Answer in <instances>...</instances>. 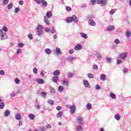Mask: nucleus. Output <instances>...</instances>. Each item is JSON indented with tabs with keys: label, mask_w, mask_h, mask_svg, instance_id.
I'll return each instance as SVG.
<instances>
[{
	"label": "nucleus",
	"mask_w": 131,
	"mask_h": 131,
	"mask_svg": "<svg viewBox=\"0 0 131 131\" xmlns=\"http://www.w3.org/2000/svg\"><path fill=\"white\" fill-rule=\"evenodd\" d=\"M15 118L16 120H21V119H22L21 114H20V113L16 114L15 116Z\"/></svg>",
	"instance_id": "nucleus-16"
},
{
	"label": "nucleus",
	"mask_w": 131,
	"mask_h": 131,
	"mask_svg": "<svg viewBox=\"0 0 131 131\" xmlns=\"http://www.w3.org/2000/svg\"><path fill=\"white\" fill-rule=\"evenodd\" d=\"M51 17H52V12H47L46 13V18H51Z\"/></svg>",
	"instance_id": "nucleus-32"
},
{
	"label": "nucleus",
	"mask_w": 131,
	"mask_h": 131,
	"mask_svg": "<svg viewBox=\"0 0 131 131\" xmlns=\"http://www.w3.org/2000/svg\"><path fill=\"white\" fill-rule=\"evenodd\" d=\"M45 53L47 54V55H51V54H52V50L49 48H47L45 50Z\"/></svg>",
	"instance_id": "nucleus-20"
},
{
	"label": "nucleus",
	"mask_w": 131,
	"mask_h": 131,
	"mask_svg": "<svg viewBox=\"0 0 131 131\" xmlns=\"http://www.w3.org/2000/svg\"><path fill=\"white\" fill-rule=\"evenodd\" d=\"M77 130L78 131H82L83 129L82 126L81 125H78L76 127Z\"/></svg>",
	"instance_id": "nucleus-31"
},
{
	"label": "nucleus",
	"mask_w": 131,
	"mask_h": 131,
	"mask_svg": "<svg viewBox=\"0 0 131 131\" xmlns=\"http://www.w3.org/2000/svg\"><path fill=\"white\" fill-rule=\"evenodd\" d=\"M53 74L55 75V76H58V75H60V71L57 70L53 73Z\"/></svg>",
	"instance_id": "nucleus-26"
},
{
	"label": "nucleus",
	"mask_w": 131,
	"mask_h": 131,
	"mask_svg": "<svg viewBox=\"0 0 131 131\" xmlns=\"http://www.w3.org/2000/svg\"><path fill=\"white\" fill-rule=\"evenodd\" d=\"M50 32L52 34H54L56 32V28H55V27H53L51 30H50Z\"/></svg>",
	"instance_id": "nucleus-43"
},
{
	"label": "nucleus",
	"mask_w": 131,
	"mask_h": 131,
	"mask_svg": "<svg viewBox=\"0 0 131 131\" xmlns=\"http://www.w3.org/2000/svg\"><path fill=\"white\" fill-rule=\"evenodd\" d=\"M106 61L107 63H111L112 62V58L111 57H107L106 58Z\"/></svg>",
	"instance_id": "nucleus-39"
},
{
	"label": "nucleus",
	"mask_w": 131,
	"mask_h": 131,
	"mask_svg": "<svg viewBox=\"0 0 131 131\" xmlns=\"http://www.w3.org/2000/svg\"><path fill=\"white\" fill-rule=\"evenodd\" d=\"M36 81H37V83H38L39 84H45V81L43 80V79H42L40 78H37L36 79Z\"/></svg>",
	"instance_id": "nucleus-15"
},
{
	"label": "nucleus",
	"mask_w": 131,
	"mask_h": 131,
	"mask_svg": "<svg viewBox=\"0 0 131 131\" xmlns=\"http://www.w3.org/2000/svg\"><path fill=\"white\" fill-rule=\"evenodd\" d=\"M96 56L97 60H98L99 61H101V60H102L103 58V56H102V55H101V53H100V52H96Z\"/></svg>",
	"instance_id": "nucleus-13"
},
{
	"label": "nucleus",
	"mask_w": 131,
	"mask_h": 131,
	"mask_svg": "<svg viewBox=\"0 0 131 131\" xmlns=\"http://www.w3.org/2000/svg\"><path fill=\"white\" fill-rule=\"evenodd\" d=\"M55 54L56 56H59V55H61L62 54V52L61 50L59 48H56L55 49Z\"/></svg>",
	"instance_id": "nucleus-14"
},
{
	"label": "nucleus",
	"mask_w": 131,
	"mask_h": 131,
	"mask_svg": "<svg viewBox=\"0 0 131 131\" xmlns=\"http://www.w3.org/2000/svg\"><path fill=\"white\" fill-rule=\"evenodd\" d=\"M43 29V26L38 25L36 28V34L38 36H41L42 35V30Z\"/></svg>",
	"instance_id": "nucleus-2"
},
{
	"label": "nucleus",
	"mask_w": 131,
	"mask_h": 131,
	"mask_svg": "<svg viewBox=\"0 0 131 131\" xmlns=\"http://www.w3.org/2000/svg\"><path fill=\"white\" fill-rule=\"evenodd\" d=\"M69 53L70 54H71V55H72V54H73V53H74V49H71L69 50Z\"/></svg>",
	"instance_id": "nucleus-55"
},
{
	"label": "nucleus",
	"mask_w": 131,
	"mask_h": 131,
	"mask_svg": "<svg viewBox=\"0 0 131 131\" xmlns=\"http://www.w3.org/2000/svg\"><path fill=\"white\" fill-rule=\"evenodd\" d=\"M67 76L69 77L70 78H71V77H72V76H73V73H71V72L68 73Z\"/></svg>",
	"instance_id": "nucleus-48"
},
{
	"label": "nucleus",
	"mask_w": 131,
	"mask_h": 131,
	"mask_svg": "<svg viewBox=\"0 0 131 131\" xmlns=\"http://www.w3.org/2000/svg\"><path fill=\"white\" fill-rule=\"evenodd\" d=\"M88 23L90 26H96V22L92 19L89 20Z\"/></svg>",
	"instance_id": "nucleus-17"
},
{
	"label": "nucleus",
	"mask_w": 131,
	"mask_h": 131,
	"mask_svg": "<svg viewBox=\"0 0 131 131\" xmlns=\"http://www.w3.org/2000/svg\"><path fill=\"white\" fill-rule=\"evenodd\" d=\"M93 108V105L91 103H88L86 104L87 110H91Z\"/></svg>",
	"instance_id": "nucleus-30"
},
{
	"label": "nucleus",
	"mask_w": 131,
	"mask_h": 131,
	"mask_svg": "<svg viewBox=\"0 0 131 131\" xmlns=\"http://www.w3.org/2000/svg\"><path fill=\"white\" fill-rule=\"evenodd\" d=\"M67 23H71V22H74V23H77L78 22V19L76 15H74L72 16L69 17L66 19Z\"/></svg>",
	"instance_id": "nucleus-1"
},
{
	"label": "nucleus",
	"mask_w": 131,
	"mask_h": 131,
	"mask_svg": "<svg viewBox=\"0 0 131 131\" xmlns=\"http://www.w3.org/2000/svg\"><path fill=\"white\" fill-rule=\"evenodd\" d=\"M14 82L16 83V84H19L20 82V79H19L18 78H16L14 80Z\"/></svg>",
	"instance_id": "nucleus-37"
},
{
	"label": "nucleus",
	"mask_w": 131,
	"mask_h": 131,
	"mask_svg": "<svg viewBox=\"0 0 131 131\" xmlns=\"http://www.w3.org/2000/svg\"><path fill=\"white\" fill-rule=\"evenodd\" d=\"M114 42H115V43H116L117 45H119V43H120V40L117 38L115 40Z\"/></svg>",
	"instance_id": "nucleus-50"
},
{
	"label": "nucleus",
	"mask_w": 131,
	"mask_h": 131,
	"mask_svg": "<svg viewBox=\"0 0 131 131\" xmlns=\"http://www.w3.org/2000/svg\"><path fill=\"white\" fill-rule=\"evenodd\" d=\"M44 22H45V23H46V25H49V24H50V21L47 18V16L44 17Z\"/></svg>",
	"instance_id": "nucleus-28"
},
{
	"label": "nucleus",
	"mask_w": 131,
	"mask_h": 131,
	"mask_svg": "<svg viewBox=\"0 0 131 131\" xmlns=\"http://www.w3.org/2000/svg\"><path fill=\"white\" fill-rule=\"evenodd\" d=\"M127 57V52H123L120 55V58L122 60H125Z\"/></svg>",
	"instance_id": "nucleus-7"
},
{
	"label": "nucleus",
	"mask_w": 131,
	"mask_h": 131,
	"mask_svg": "<svg viewBox=\"0 0 131 131\" xmlns=\"http://www.w3.org/2000/svg\"><path fill=\"white\" fill-rule=\"evenodd\" d=\"M45 73H46V72L43 71H42L40 72V74L41 76H45Z\"/></svg>",
	"instance_id": "nucleus-64"
},
{
	"label": "nucleus",
	"mask_w": 131,
	"mask_h": 131,
	"mask_svg": "<svg viewBox=\"0 0 131 131\" xmlns=\"http://www.w3.org/2000/svg\"><path fill=\"white\" fill-rule=\"evenodd\" d=\"M14 12L15 13H19L20 12V8L19 7L15 8Z\"/></svg>",
	"instance_id": "nucleus-52"
},
{
	"label": "nucleus",
	"mask_w": 131,
	"mask_h": 131,
	"mask_svg": "<svg viewBox=\"0 0 131 131\" xmlns=\"http://www.w3.org/2000/svg\"><path fill=\"white\" fill-rule=\"evenodd\" d=\"M82 49V46L80 44L76 45L74 47L75 51H80Z\"/></svg>",
	"instance_id": "nucleus-12"
},
{
	"label": "nucleus",
	"mask_w": 131,
	"mask_h": 131,
	"mask_svg": "<svg viewBox=\"0 0 131 131\" xmlns=\"http://www.w3.org/2000/svg\"><path fill=\"white\" fill-rule=\"evenodd\" d=\"M57 117L58 118H61L62 116H63V113L62 112H59L57 115H56Z\"/></svg>",
	"instance_id": "nucleus-35"
},
{
	"label": "nucleus",
	"mask_w": 131,
	"mask_h": 131,
	"mask_svg": "<svg viewBox=\"0 0 131 131\" xmlns=\"http://www.w3.org/2000/svg\"><path fill=\"white\" fill-rule=\"evenodd\" d=\"M110 96L112 99H113L114 100H115L116 99V95L113 93H110Z\"/></svg>",
	"instance_id": "nucleus-27"
},
{
	"label": "nucleus",
	"mask_w": 131,
	"mask_h": 131,
	"mask_svg": "<svg viewBox=\"0 0 131 131\" xmlns=\"http://www.w3.org/2000/svg\"><path fill=\"white\" fill-rule=\"evenodd\" d=\"M97 4L102 5V6H106L107 5V0H97Z\"/></svg>",
	"instance_id": "nucleus-6"
},
{
	"label": "nucleus",
	"mask_w": 131,
	"mask_h": 131,
	"mask_svg": "<svg viewBox=\"0 0 131 131\" xmlns=\"http://www.w3.org/2000/svg\"><path fill=\"white\" fill-rule=\"evenodd\" d=\"M96 90H97V91H99V90H101V86L99 85H96Z\"/></svg>",
	"instance_id": "nucleus-60"
},
{
	"label": "nucleus",
	"mask_w": 131,
	"mask_h": 131,
	"mask_svg": "<svg viewBox=\"0 0 131 131\" xmlns=\"http://www.w3.org/2000/svg\"><path fill=\"white\" fill-rule=\"evenodd\" d=\"M3 6H7V5L9 4V0H3Z\"/></svg>",
	"instance_id": "nucleus-42"
},
{
	"label": "nucleus",
	"mask_w": 131,
	"mask_h": 131,
	"mask_svg": "<svg viewBox=\"0 0 131 131\" xmlns=\"http://www.w3.org/2000/svg\"><path fill=\"white\" fill-rule=\"evenodd\" d=\"M115 29V27L114 26H110L107 27V31H113Z\"/></svg>",
	"instance_id": "nucleus-19"
},
{
	"label": "nucleus",
	"mask_w": 131,
	"mask_h": 131,
	"mask_svg": "<svg viewBox=\"0 0 131 131\" xmlns=\"http://www.w3.org/2000/svg\"><path fill=\"white\" fill-rule=\"evenodd\" d=\"M21 53H22V50H21V49H19V48L17 49L16 54L19 55V54H21Z\"/></svg>",
	"instance_id": "nucleus-45"
},
{
	"label": "nucleus",
	"mask_w": 131,
	"mask_h": 131,
	"mask_svg": "<svg viewBox=\"0 0 131 131\" xmlns=\"http://www.w3.org/2000/svg\"><path fill=\"white\" fill-rule=\"evenodd\" d=\"M88 77H89V78H94V74H93L92 73H89L87 75Z\"/></svg>",
	"instance_id": "nucleus-47"
},
{
	"label": "nucleus",
	"mask_w": 131,
	"mask_h": 131,
	"mask_svg": "<svg viewBox=\"0 0 131 131\" xmlns=\"http://www.w3.org/2000/svg\"><path fill=\"white\" fill-rule=\"evenodd\" d=\"M48 104H49V105H54V101L52 100H48Z\"/></svg>",
	"instance_id": "nucleus-44"
},
{
	"label": "nucleus",
	"mask_w": 131,
	"mask_h": 131,
	"mask_svg": "<svg viewBox=\"0 0 131 131\" xmlns=\"http://www.w3.org/2000/svg\"><path fill=\"white\" fill-rule=\"evenodd\" d=\"M93 69L94 70H98V69H99V68H98V66L96 64H94L93 66Z\"/></svg>",
	"instance_id": "nucleus-54"
},
{
	"label": "nucleus",
	"mask_w": 131,
	"mask_h": 131,
	"mask_svg": "<svg viewBox=\"0 0 131 131\" xmlns=\"http://www.w3.org/2000/svg\"><path fill=\"white\" fill-rule=\"evenodd\" d=\"M28 36L30 39H32L33 38V36L31 34H29Z\"/></svg>",
	"instance_id": "nucleus-62"
},
{
	"label": "nucleus",
	"mask_w": 131,
	"mask_h": 131,
	"mask_svg": "<svg viewBox=\"0 0 131 131\" xmlns=\"http://www.w3.org/2000/svg\"><path fill=\"white\" fill-rule=\"evenodd\" d=\"M35 3L37 4V5H40L41 4L42 0H34Z\"/></svg>",
	"instance_id": "nucleus-56"
},
{
	"label": "nucleus",
	"mask_w": 131,
	"mask_h": 131,
	"mask_svg": "<svg viewBox=\"0 0 131 131\" xmlns=\"http://www.w3.org/2000/svg\"><path fill=\"white\" fill-rule=\"evenodd\" d=\"M61 84L64 86H68L69 85V82L68 80H67V79H63L62 80H61Z\"/></svg>",
	"instance_id": "nucleus-9"
},
{
	"label": "nucleus",
	"mask_w": 131,
	"mask_h": 131,
	"mask_svg": "<svg viewBox=\"0 0 131 131\" xmlns=\"http://www.w3.org/2000/svg\"><path fill=\"white\" fill-rule=\"evenodd\" d=\"M10 115V111L9 110H6L4 113V116L5 117H8Z\"/></svg>",
	"instance_id": "nucleus-29"
},
{
	"label": "nucleus",
	"mask_w": 131,
	"mask_h": 131,
	"mask_svg": "<svg viewBox=\"0 0 131 131\" xmlns=\"http://www.w3.org/2000/svg\"><path fill=\"white\" fill-rule=\"evenodd\" d=\"M122 62V60H121V59H118L117 60V63L118 64H121Z\"/></svg>",
	"instance_id": "nucleus-58"
},
{
	"label": "nucleus",
	"mask_w": 131,
	"mask_h": 131,
	"mask_svg": "<svg viewBox=\"0 0 131 131\" xmlns=\"http://www.w3.org/2000/svg\"><path fill=\"white\" fill-rule=\"evenodd\" d=\"M17 46L18 48H23V47H24V44H23V43L20 42L18 43Z\"/></svg>",
	"instance_id": "nucleus-51"
},
{
	"label": "nucleus",
	"mask_w": 131,
	"mask_h": 131,
	"mask_svg": "<svg viewBox=\"0 0 131 131\" xmlns=\"http://www.w3.org/2000/svg\"><path fill=\"white\" fill-rule=\"evenodd\" d=\"M99 79L101 81H105V80H107V76L104 74H102L100 75Z\"/></svg>",
	"instance_id": "nucleus-10"
},
{
	"label": "nucleus",
	"mask_w": 131,
	"mask_h": 131,
	"mask_svg": "<svg viewBox=\"0 0 131 131\" xmlns=\"http://www.w3.org/2000/svg\"><path fill=\"white\" fill-rule=\"evenodd\" d=\"M66 11H67L68 12H71V7H69V6H66Z\"/></svg>",
	"instance_id": "nucleus-49"
},
{
	"label": "nucleus",
	"mask_w": 131,
	"mask_h": 131,
	"mask_svg": "<svg viewBox=\"0 0 131 131\" xmlns=\"http://www.w3.org/2000/svg\"><path fill=\"white\" fill-rule=\"evenodd\" d=\"M75 59H76V58L72 56H68V57L67 58V61L70 62H72V61H74Z\"/></svg>",
	"instance_id": "nucleus-11"
},
{
	"label": "nucleus",
	"mask_w": 131,
	"mask_h": 131,
	"mask_svg": "<svg viewBox=\"0 0 131 131\" xmlns=\"http://www.w3.org/2000/svg\"><path fill=\"white\" fill-rule=\"evenodd\" d=\"M80 36H81V37H83V38H85V39H86V38H88V35L83 32L80 33Z\"/></svg>",
	"instance_id": "nucleus-25"
},
{
	"label": "nucleus",
	"mask_w": 131,
	"mask_h": 131,
	"mask_svg": "<svg viewBox=\"0 0 131 131\" xmlns=\"http://www.w3.org/2000/svg\"><path fill=\"white\" fill-rule=\"evenodd\" d=\"M77 122L78 124L82 125L83 124V118L81 116H79L77 118Z\"/></svg>",
	"instance_id": "nucleus-5"
},
{
	"label": "nucleus",
	"mask_w": 131,
	"mask_h": 131,
	"mask_svg": "<svg viewBox=\"0 0 131 131\" xmlns=\"http://www.w3.org/2000/svg\"><path fill=\"white\" fill-rule=\"evenodd\" d=\"M0 31H2V32H8V28L6 26H4L3 28L0 29Z\"/></svg>",
	"instance_id": "nucleus-23"
},
{
	"label": "nucleus",
	"mask_w": 131,
	"mask_h": 131,
	"mask_svg": "<svg viewBox=\"0 0 131 131\" xmlns=\"http://www.w3.org/2000/svg\"><path fill=\"white\" fill-rule=\"evenodd\" d=\"M5 108V102L3 101L0 103V109L3 110Z\"/></svg>",
	"instance_id": "nucleus-36"
},
{
	"label": "nucleus",
	"mask_w": 131,
	"mask_h": 131,
	"mask_svg": "<svg viewBox=\"0 0 131 131\" xmlns=\"http://www.w3.org/2000/svg\"><path fill=\"white\" fill-rule=\"evenodd\" d=\"M0 37L1 40H5V39H8V38L7 33L5 32H3L2 31H0Z\"/></svg>",
	"instance_id": "nucleus-3"
},
{
	"label": "nucleus",
	"mask_w": 131,
	"mask_h": 131,
	"mask_svg": "<svg viewBox=\"0 0 131 131\" xmlns=\"http://www.w3.org/2000/svg\"><path fill=\"white\" fill-rule=\"evenodd\" d=\"M83 83L84 88L90 89V84L89 81H88L87 80H83Z\"/></svg>",
	"instance_id": "nucleus-8"
},
{
	"label": "nucleus",
	"mask_w": 131,
	"mask_h": 131,
	"mask_svg": "<svg viewBox=\"0 0 131 131\" xmlns=\"http://www.w3.org/2000/svg\"><path fill=\"white\" fill-rule=\"evenodd\" d=\"M50 91L51 94H56V90L53 87H50Z\"/></svg>",
	"instance_id": "nucleus-34"
},
{
	"label": "nucleus",
	"mask_w": 131,
	"mask_h": 131,
	"mask_svg": "<svg viewBox=\"0 0 131 131\" xmlns=\"http://www.w3.org/2000/svg\"><path fill=\"white\" fill-rule=\"evenodd\" d=\"M64 91V86H63L62 85H59L58 86V91L59 92V93H63Z\"/></svg>",
	"instance_id": "nucleus-24"
},
{
	"label": "nucleus",
	"mask_w": 131,
	"mask_h": 131,
	"mask_svg": "<svg viewBox=\"0 0 131 131\" xmlns=\"http://www.w3.org/2000/svg\"><path fill=\"white\" fill-rule=\"evenodd\" d=\"M5 75V71L1 70H0V75Z\"/></svg>",
	"instance_id": "nucleus-61"
},
{
	"label": "nucleus",
	"mask_w": 131,
	"mask_h": 131,
	"mask_svg": "<svg viewBox=\"0 0 131 131\" xmlns=\"http://www.w3.org/2000/svg\"><path fill=\"white\" fill-rule=\"evenodd\" d=\"M13 8V3H10L7 6V9L8 10H11Z\"/></svg>",
	"instance_id": "nucleus-40"
},
{
	"label": "nucleus",
	"mask_w": 131,
	"mask_h": 131,
	"mask_svg": "<svg viewBox=\"0 0 131 131\" xmlns=\"http://www.w3.org/2000/svg\"><path fill=\"white\" fill-rule=\"evenodd\" d=\"M40 131H46V127L42 126V127H40Z\"/></svg>",
	"instance_id": "nucleus-59"
},
{
	"label": "nucleus",
	"mask_w": 131,
	"mask_h": 131,
	"mask_svg": "<svg viewBox=\"0 0 131 131\" xmlns=\"http://www.w3.org/2000/svg\"><path fill=\"white\" fill-rule=\"evenodd\" d=\"M125 35H126V37H130V36H131L130 31H127L126 32Z\"/></svg>",
	"instance_id": "nucleus-33"
},
{
	"label": "nucleus",
	"mask_w": 131,
	"mask_h": 131,
	"mask_svg": "<svg viewBox=\"0 0 131 131\" xmlns=\"http://www.w3.org/2000/svg\"><path fill=\"white\" fill-rule=\"evenodd\" d=\"M58 80H59V77L57 76H54L52 78V81H53V82H55V83H57Z\"/></svg>",
	"instance_id": "nucleus-18"
},
{
	"label": "nucleus",
	"mask_w": 131,
	"mask_h": 131,
	"mask_svg": "<svg viewBox=\"0 0 131 131\" xmlns=\"http://www.w3.org/2000/svg\"><path fill=\"white\" fill-rule=\"evenodd\" d=\"M117 10L116 9H112L110 11V15H114L115 12H116Z\"/></svg>",
	"instance_id": "nucleus-38"
},
{
	"label": "nucleus",
	"mask_w": 131,
	"mask_h": 131,
	"mask_svg": "<svg viewBox=\"0 0 131 131\" xmlns=\"http://www.w3.org/2000/svg\"><path fill=\"white\" fill-rule=\"evenodd\" d=\"M41 95L42 97H43V98L47 97V93L45 92H42L41 94Z\"/></svg>",
	"instance_id": "nucleus-53"
},
{
	"label": "nucleus",
	"mask_w": 131,
	"mask_h": 131,
	"mask_svg": "<svg viewBox=\"0 0 131 131\" xmlns=\"http://www.w3.org/2000/svg\"><path fill=\"white\" fill-rule=\"evenodd\" d=\"M45 32H47V33H50L51 32V29L49 27H46L45 29Z\"/></svg>",
	"instance_id": "nucleus-41"
},
{
	"label": "nucleus",
	"mask_w": 131,
	"mask_h": 131,
	"mask_svg": "<svg viewBox=\"0 0 131 131\" xmlns=\"http://www.w3.org/2000/svg\"><path fill=\"white\" fill-rule=\"evenodd\" d=\"M67 107V108H68V109H70V113H71V114H74V113H75V111H76V107L75 105H68Z\"/></svg>",
	"instance_id": "nucleus-4"
},
{
	"label": "nucleus",
	"mask_w": 131,
	"mask_h": 131,
	"mask_svg": "<svg viewBox=\"0 0 131 131\" xmlns=\"http://www.w3.org/2000/svg\"><path fill=\"white\" fill-rule=\"evenodd\" d=\"M86 7H87V5H86V4H82V5L80 6V7H81L82 9H83V8H86Z\"/></svg>",
	"instance_id": "nucleus-63"
},
{
	"label": "nucleus",
	"mask_w": 131,
	"mask_h": 131,
	"mask_svg": "<svg viewBox=\"0 0 131 131\" xmlns=\"http://www.w3.org/2000/svg\"><path fill=\"white\" fill-rule=\"evenodd\" d=\"M28 117L30 118L31 120H33L35 118V116L33 114H29L28 115Z\"/></svg>",
	"instance_id": "nucleus-22"
},
{
	"label": "nucleus",
	"mask_w": 131,
	"mask_h": 131,
	"mask_svg": "<svg viewBox=\"0 0 131 131\" xmlns=\"http://www.w3.org/2000/svg\"><path fill=\"white\" fill-rule=\"evenodd\" d=\"M35 107L37 109H40V105H39V103H36L35 104Z\"/></svg>",
	"instance_id": "nucleus-57"
},
{
	"label": "nucleus",
	"mask_w": 131,
	"mask_h": 131,
	"mask_svg": "<svg viewBox=\"0 0 131 131\" xmlns=\"http://www.w3.org/2000/svg\"><path fill=\"white\" fill-rule=\"evenodd\" d=\"M41 4L42 7H48V2H47V1H45V0H42L41 1Z\"/></svg>",
	"instance_id": "nucleus-21"
},
{
	"label": "nucleus",
	"mask_w": 131,
	"mask_h": 131,
	"mask_svg": "<svg viewBox=\"0 0 131 131\" xmlns=\"http://www.w3.org/2000/svg\"><path fill=\"white\" fill-rule=\"evenodd\" d=\"M115 119H116V120H120L121 117L119 115L116 114L115 115Z\"/></svg>",
	"instance_id": "nucleus-46"
}]
</instances>
